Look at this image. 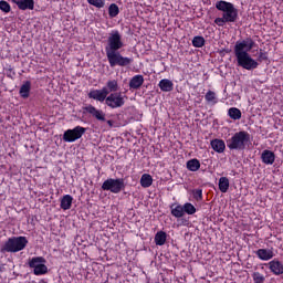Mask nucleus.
<instances>
[{
	"label": "nucleus",
	"mask_w": 283,
	"mask_h": 283,
	"mask_svg": "<svg viewBox=\"0 0 283 283\" xmlns=\"http://www.w3.org/2000/svg\"><path fill=\"white\" fill-rule=\"evenodd\" d=\"M255 46V41L251 38H247L243 41H237L234 45V56L237 59V64L243 70L252 71L260 67V63L251 57V52Z\"/></svg>",
	"instance_id": "f257e3e1"
},
{
	"label": "nucleus",
	"mask_w": 283,
	"mask_h": 283,
	"mask_svg": "<svg viewBox=\"0 0 283 283\" xmlns=\"http://www.w3.org/2000/svg\"><path fill=\"white\" fill-rule=\"evenodd\" d=\"M216 8L219 12H223L221 18L214 19V25L224 28L227 23H235L238 21V8L234 3L229 1L219 0L216 2Z\"/></svg>",
	"instance_id": "f03ea898"
},
{
	"label": "nucleus",
	"mask_w": 283,
	"mask_h": 283,
	"mask_svg": "<svg viewBox=\"0 0 283 283\" xmlns=\"http://www.w3.org/2000/svg\"><path fill=\"white\" fill-rule=\"evenodd\" d=\"M249 143H251V134L247 130H240L227 139V147L230 151H244Z\"/></svg>",
	"instance_id": "7ed1b4c3"
},
{
	"label": "nucleus",
	"mask_w": 283,
	"mask_h": 283,
	"mask_svg": "<svg viewBox=\"0 0 283 283\" xmlns=\"http://www.w3.org/2000/svg\"><path fill=\"white\" fill-rule=\"evenodd\" d=\"M28 247V238L25 237H11L0 248V253H19Z\"/></svg>",
	"instance_id": "20e7f679"
},
{
	"label": "nucleus",
	"mask_w": 283,
	"mask_h": 283,
	"mask_svg": "<svg viewBox=\"0 0 283 283\" xmlns=\"http://www.w3.org/2000/svg\"><path fill=\"white\" fill-rule=\"evenodd\" d=\"M123 48H125V43L123 42V35H120V32H118V30L112 31L107 38V42L105 45L106 54H109L112 52H118L119 50H123Z\"/></svg>",
	"instance_id": "39448f33"
},
{
	"label": "nucleus",
	"mask_w": 283,
	"mask_h": 283,
	"mask_svg": "<svg viewBox=\"0 0 283 283\" xmlns=\"http://www.w3.org/2000/svg\"><path fill=\"white\" fill-rule=\"evenodd\" d=\"M106 59L111 67H127L134 63V59L123 56L118 51L106 53Z\"/></svg>",
	"instance_id": "423d86ee"
},
{
	"label": "nucleus",
	"mask_w": 283,
	"mask_h": 283,
	"mask_svg": "<svg viewBox=\"0 0 283 283\" xmlns=\"http://www.w3.org/2000/svg\"><path fill=\"white\" fill-rule=\"evenodd\" d=\"M125 179L123 178H107L102 184V191H109L111 193H120V191H125Z\"/></svg>",
	"instance_id": "0eeeda50"
},
{
	"label": "nucleus",
	"mask_w": 283,
	"mask_h": 283,
	"mask_svg": "<svg viewBox=\"0 0 283 283\" xmlns=\"http://www.w3.org/2000/svg\"><path fill=\"white\" fill-rule=\"evenodd\" d=\"M87 132V128L83 126H75L73 129H67L63 134L64 143H76L80 138H83V135Z\"/></svg>",
	"instance_id": "6e6552de"
},
{
	"label": "nucleus",
	"mask_w": 283,
	"mask_h": 283,
	"mask_svg": "<svg viewBox=\"0 0 283 283\" xmlns=\"http://www.w3.org/2000/svg\"><path fill=\"white\" fill-rule=\"evenodd\" d=\"M105 105L111 109H118L125 105V96L120 92L111 93L106 97Z\"/></svg>",
	"instance_id": "1a4fd4ad"
},
{
	"label": "nucleus",
	"mask_w": 283,
	"mask_h": 283,
	"mask_svg": "<svg viewBox=\"0 0 283 283\" xmlns=\"http://www.w3.org/2000/svg\"><path fill=\"white\" fill-rule=\"evenodd\" d=\"M84 114H90L94 120H97V123H105L107 120V114L104 113L103 109L96 108V106L90 104L87 106L83 107Z\"/></svg>",
	"instance_id": "9d476101"
},
{
	"label": "nucleus",
	"mask_w": 283,
	"mask_h": 283,
	"mask_svg": "<svg viewBox=\"0 0 283 283\" xmlns=\"http://www.w3.org/2000/svg\"><path fill=\"white\" fill-rule=\"evenodd\" d=\"M107 96H109L107 87H102V90H91L88 93V98H93V101H98L99 103H105Z\"/></svg>",
	"instance_id": "9b49d317"
},
{
	"label": "nucleus",
	"mask_w": 283,
	"mask_h": 283,
	"mask_svg": "<svg viewBox=\"0 0 283 283\" xmlns=\"http://www.w3.org/2000/svg\"><path fill=\"white\" fill-rule=\"evenodd\" d=\"M255 255H256V258H259V260H262L263 262H269V260H273V258H275L273 248L272 249H259L255 251Z\"/></svg>",
	"instance_id": "f8f14e48"
},
{
	"label": "nucleus",
	"mask_w": 283,
	"mask_h": 283,
	"mask_svg": "<svg viewBox=\"0 0 283 283\" xmlns=\"http://www.w3.org/2000/svg\"><path fill=\"white\" fill-rule=\"evenodd\" d=\"M268 268L273 275H283V264L280 260L274 259L268 263Z\"/></svg>",
	"instance_id": "ddd939ff"
},
{
	"label": "nucleus",
	"mask_w": 283,
	"mask_h": 283,
	"mask_svg": "<svg viewBox=\"0 0 283 283\" xmlns=\"http://www.w3.org/2000/svg\"><path fill=\"white\" fill-rule=\"evenodd\" d=\"M210 146L217 154H224V149H227V144L222 139L218 138L212 139L210 142Z\"/></svg>",
	"instance_id": "4468645a"
},
{
	"label": "nucleus",
	"mask_w": 283,
	"mask_h": 283,
	"mask_svg": "<svg viewBox=\"0 0 283 283\" xmlns=\"http://www.w3.org/2000/svg\"><path fill=\"white\" fill-rule=\"evenodd\" d=\"M261 160L263 165H273L275 163V153L269 149L263 150L261 154Z\"/></svg>",
	"instance_id": "2eb2a0df"
},
{
	"label": "nucleus",
	"mask_w": 283,
	"mask_h": 283,
	"mask_svg": "<svg viewBox=\"0 0 283 283\" xmlns=\"http://www.w3.org/2000/svg\"><path fill=\"white\" fill-rule=\"evenodd\" d=\"M143 83H145V77L143 75H134L129 81V88L140 90V87H143Z\"/></svg>",
	"instance_id": "dca6fc26"
},
{
	"label": "nucleus",
	"mask_w": 283,
	"mask_h": 283,
	"mask_svg": "<svg viewBox=\"0 0 283 283\" xmlns=\"http://www.w3.org/2000/svg\"><path fill=\"white\" fill-rule=\"evenodd\" d=\"M32 90V82L24 81L19 90V95L21 98H30V92Z\"/></svg>",
	"instance_id": "f3484780"
},
{
	"label": "nucleus",
	"mask_w": 283,
	"mask_h": 283,
	"mask_svg": "<svg viewBox=\"0 0 283 283\" xmlns=\"http://www.w3.org/2000/svg\"><path fill=\"white\" fill-rule=\"evenodd\" d=\"M19 10H34V0H12Z\"/></svg>",
	"instance_id": "a211bd4d"
},
{
	"label": "nucleus",
	"mask_w": 283,
	"mask_h": 283,
	"mask_svg": "<svg viewBox=\"0 0 283 283\" xmlns=\"http://www.w3.org/2000/svg\"><path fill=\"white\" fill-rule=\"evenodd\" d=\"M170 213L174 218H184L185 208L180 203H172L170 206Z\"/></svg>",
	"instance_id": "6ab92c4d"
},
{
	"label": "nucleus",
	"mask_w": 283,
	"mask_h": 283,
	"mask_svg": "<svg viewBox=\"0 0 283 283\" xmlns=\"http://www.w3.org/2000/svg\"><path fill=\"white\" fill-rule=\"evenodd\" d=\"M72 202H74V197L72 195H64L61 199L60 207L63 211L72 209Z\"/></svg>",
	"instance_id": "aec40b11"
},
{
	"label": "nucleus",
	"mask_w": 283,
	"mask_h": 283,
	"mask_svg": "<svg viewBox=\"0 0 283 283\" xmlns=\"http://www.w3.org/2000/svg\"><path fill=\"white\" fill-rule=\"evenodd\" d=\"M158 87L161 92H172L174 91V82L168 78H164L159 82Z\"/></svg>",
	"instance_id": "412c9836"
},
{
	"label": "nucleus",
	"mask_w": 283,
	"mask_h": 283,
	"mask_svg": "<svg viewBox=\"0 0 283 283\" xmlns=\"http://www.w3.org/2000/svg\"><path fill=\"white\" fill-rule=\"evenodd\" d=\"M139 182L144 189H149V187L154 185V177H151L149 174H144L142 175Z\"/></svg>",
	"instance_id": "4be33fe9"
},
{
	"label": "nucleus",
	"mask_w": 283,
	"mask_h": 283,
	"mask_svg": "<svg viewBox=\"0 0 283 283\" xmlns=\"http://www.w3.org/2000/svg\"><path fill=\"white\" fill-rule=\"evenodd\" d=\"M29 268L35 270L40 264H45V258L43 256H33L32 259H29Z\"/></svg>",
	"instance_id": "5701e85b"
},
{
	"label": "nucleus",
	"mask_w": 283,
	"mask_h": 283,
	"mask_svg": "<svg viewBox=\"0 0 283 283\" xmlns=\"http://www.w3.org/2000/svg\"><path fill=\"white\" fill-rule=\"evenodd\" d=\"M165 242H167V232L165 231H158L155 234V244L157 247H164Z\"/></svg>",
	"instance_id": "b1692460"
},
{
	"label": "nucleus",
	"mask_w": 283,
	"mask_h": 283,
	"mask_svg": "<svg viewBox=\"0 0 283 283\" xmlns=\"http://www.w3.org/2000/svg\"><path fill=\"white\" fill-rule=\"evenodd\" d=\"M228 116L232 120H240V118H242V111H240L238 107H230L228 109Z\"/></svg>",
	"instance_id": "393cba45"
},
{
	"label": "nucleus",
	"mask_w": 283,
	"mask_h": 283,
	"mask_svg": "<svg viewBox=\"0 0 283 283\" xmlns=\"http://www.w3.org/2000/svg\"><path fill=\"white\" fill-rule=\"evenodd\" d=\"M186 168L188 171H198L200 169V160L197 158L190 159L186 163Z\"/></svg>",
	"instance_id": "a878e982"
},
{
	"label": "nucleus",
	"mask_w": 283,
	"mask_h": 283,
	"mask_svg": "<svg viewBox=\"0 0 283 283\" xmlns=\"http://www.w3.org/2000/svg\"><path fill=\"white\" fill-rule=\"evenodd\" d=\"M205 101L208 103V105H217L218 95L213 91H208L205 95Z\"/></svg>",
	"instance_id": "bb28decb"
},
{
	"label": "nucleus",
	"mask_w": 283,
	"mask_h": 283,
	"mask_svg": "<svg viewBox=\"0 0 283 283\" xmlns=\"http://www.w3.org/2000/svg\"><path fill=\"white\" fill-rule=\"evenodd\" d=\"M104 87L107 88L108 94L118 93V81H116V80H109V81L106 83V86H104Z\"/></svg>",
	"instance_id": "cd10ccee"
},
{
	"label": "nucleus",
	"mask_w": 283,
	"mask_h": 283,
	"mask_svg": "<svg viewBox=\"0 0 283 283\" xmlns=\"http://www.w3.org/2000/svg\"><path fill=\"white\" fill-rule=\"evenodd\" d=\"M229 178L221 177L219 179V190L221 191V193H227V191H229Z\"/></svg>",
	"instance_id": "c85d7f7f"
},
{
	"label": "nucleus",
	"mask_w": 283,
	"mask_h": 283,
	"mask_svg": "<svg viewBox=\"0 0 283 283\" xmlns=\"http://www.w3.org/2000/svg\"><path fill=\"white\" fill-rule=\"evenodd\" d=\"M120 14V9L118 8V4L112 3L108 7V17L111 19H116V15Z\"/></svg>",
	"instance_id": "c756f323"
},
{
	"label": "nucleus",
	"mask_w": 283,
	"mask_h": 283,
	"mask_svg": "<svg viewBox=\"0 0 283 283\" xmlns=\"http://www.w3.org/2000/svg\"><path fill=\"white\" fill-rule=\"evenodd\" d=\"M184 207V213H187V216H193L198 209H196V206L191 202H186L182 205Z\"/></svg>",
	"instance_id": "7c9ffc66"
},
{
	"label": "nucleus",
	"mask_w": 283,
	"mask_h": 283,
	"mask_svg": "<svg viewBox=\"0 0 283 283\" xmlns=\"http://www.w3.org/2000/svg\"><path fill=\"white\" fill-rule=\"evenodd\" d=\"M205 43H207V41L205 40V38L202 35H196L192 39L193 48H205Z\"/></svg>",
	"instance_id": "2f4dec72"
},
{
	"label": "nucleus",
	"mask_w": 283,
	"mask_h": 283,
	"mask_svg": "<svg viewBox=\"0 0 283 283\" xmlns=\"http://www.w3.org/2000/svg\"><path fill=\"white\" fill-rule=\"evenodd\" d=\"M46 273H48V265H45V263L38 265L33 270V274H35V275H46Z\"/></svg>",
	"instance_id": "473e14b6"
},
{
	"label": "nucleus",
	"mask_w": 283,
	"mask_h": 283,
	"mask_svg": "<svg viewBox=\"0 0 283 283\" xmlns=\"http://www.w3.org/2000/svg\"><path fill=\"white\" fill-rule=\"evenodd\" d=\"M252 280L254 283H264L266 277L264 276V274H262L260 272H254L252 274Z\"/></svg>",
	"instance_id": "72a5a7b5"
},
{
	"label": "nucleus",
	"mask_w": 283,
	"mask_h": 283,
	"mask_svg": "<svg viewBox=\"0 0 283 283\" xmlns=\"http://www.w3.org/2000/svg\"><path fill=\"white\" fill-rule=\"evenodd\" d=\"M0 10L8 14L12 10V7L6 0L0 1Z\"/></svg>",
	"instance_id": "f704fd0d"
},
{
	"label": "nucleus",
	"mask_w": 283,
	"mask_h": 283,
	"mask_svg": "<svg viewBox=\"0 0 283 283\" xmlns=\"http://www.w3.org/2000/svg\"><path fill=\"white\" fill-rule=\"evenodd\" d=\"M87 3H90V6H94V8H105V0H87Z\"/></svg>",
	"instance_id": "c9c22d12"
},
{
	"label": "nucleus",
	"mask_w": 283,
	"mask_h": 283,
	"mask_svg": "<svg viewBox=\"0 0 283 283\" xmlns=\"http://www.w3.org/2000/svg\"><path fill=\"white\" fill-rule=\"evenodd\" d=\"M258 61L262 63V61H269V53L260 49Z\"/></svg>",
	"instance_id": "e433bc0d"
},
{
	"label": "nucleus",
	"mask_w": 283,
	"mask_h": 283,
	"mask_svg": "<svg viewBox=\"0 0 283 283\" xmlns=\"http://www.w3.org/2000/svg\"><path fill=\"white\" fill-rule=\"evenodd\" d=\"M192 197L200 202L202 200V189H196L192 191Z\"/></svg>",
	"instance_id": "4c0bfd02"
},
{
	"label": "nucleus",
	"mask_w": 283,
	"mask_h": 283,
	"mask_svg": "<svg viewBox=\"0 0 283 283\" xmlns=\"http://www.w3.org/2000/svg\"><path fill=\"white\" fill-rule=\"evenodd\" d=\"M104 123H106L111 129L114 127V122L112 119H106Z\"/></svg>",
	"instance_id": "58836bf2"
},
{
	"label": "nucleus",
	"mask_w": 283,
	"mask_h": 283,
	"mask_svg": "<svg viewBox=\"0 0 283 283\" xmlns=\"http://www.w3.org/2000/svg\"><path fill=\"white\" fill-rule=\"evenodd\" d=\"M4 265H3V263H0V273H3V271H4Z\"/></svg>",
	"instance_id": "ea45409f"
}]
</instances>
